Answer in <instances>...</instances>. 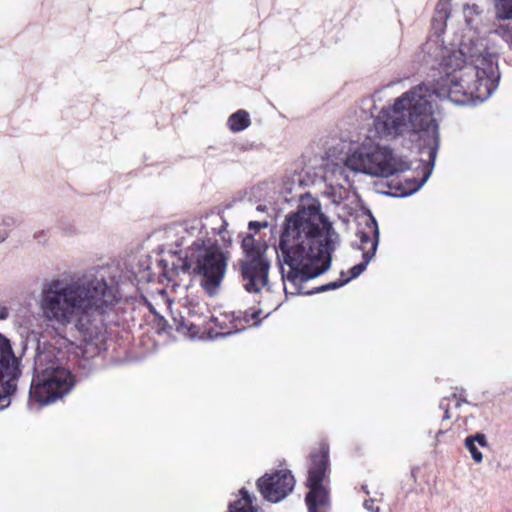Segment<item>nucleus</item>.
I'll return each mask as SVG.
<instances>
[{
    "label": "nucleus",
    "mask_w": 512,
    "mask_h": 512,
    "mask_svg": "<svg viewBox=\"0 0 512 512\" xmlns=\"http://www.w3.org/2000/svg\"><path fill=\"white\" fill-rule=\"evenodd\" d=\"M433 101L429 87L421 84L396 98L392 106L383 107L369 130L368 138L375 145L363 144L346 158L345 166L374 177H389L407 170L409 166L405 161L396 159L387 147L376 141L410 132H427L437 140Z\"/></svg>",
    "instance_id": "nucleus-1"
},
{
    "label": "nucleus",
    "mask_w": 512,
    "mask_h": 512,
    "mask_svg": "<svg viewBox=\"0 0 512 512\" xmlns=\"http://www.w3.org/2000/svg\"><path fill=\"white\" fill-rule=\"evenodd\" d=\"M482 12L476 4L464 6L463 15L469 30L458 50L443 53L441 76L431 91L435 98L467 105L486 100L496 89V50L488 47L477 32L483 20Z\"/></svg>",
    "instance_id": "nucleus-2"
},
{
    "label": "nucleus",
    "mask_w": 512,
    "mask_h": 512,
    "mask_svg": "<svg viewBox=\"0 0 512 512\" xmlns=\"http://www.w3.org/2000/svg\"><path fill=\"white\" fill-rule=\"evenodd\" d=\"M338 236L318 202L303 205L286 219L278 254L286 294H309L303 283L330 268Z\"/></svg>",
    "instance_id": "nucleus-3"
},
{
    "label": "nucleus",
    "mask_w": 512,
    "mask_h": 512,
    "mask_svg": "<svg viewBox=\"0 0 512 512\" xmlns=\"http://www.w3.org/2000/svg\"><path fill=\"white\" fill-rule=\"evenodd\" d=\"M118 271L114 267L92 268L82 275L57 278L44 285L40 309L53 326L89 330L119 299Z\"/></svg>",
    "instance_id": "nucleus-4"
},
{
    "label": "nucleus",
    "mask_w": 512,
    "mask_h": 512,
    "mask_svg": "<svg viewBox=\"0 0 512 512\" xmlns=\"http://www.w3.org/2000/svg\"><path fill=\"white\" fill-rule=\"evenodd\" d=\"M73 385L70 371L53 357L51 351H40L37 354L29 392L30 405L53 403L67 394Z\"/></svg>",
    "instance_id": "nucleus-5"
},
{
    "label": "nucleus",
    "mask_w": 512,
    "mask_h": 512,
    "mask_svg": "<svg viewBox=\"0 0 512 512\" xmlns=\"http://www.w3.org/2000/svg\"><path fill=\"white\" fill-rule=\"evenodd\" d=\"M227 268V257L214 244L195 242L189 249L182 270L202 277V286L212 293L222 282Z\"/></svg>",
    "instance_id": "nucleus-6"
},
{
    "label": "nucleus",
    "mask_w": 512,
    "mask_h": 512,
    "mask_svg": "<svg viewBox=\"0 0 512 512\" xmlns=\"http://www.w3.org/2000/svg\"><path fill=\"white\" fill-rule=\"evenodd\" d=\"M244 257L240 260L242 285L249 293H259L268 286L270 260L268 246L251 235L242 241Z\"/></svg>",
    "instance_id": "nucleus-7"
},
{
    "label": "nucleus",
    "mask_w": 512,
    "mask_h": 512,
    "mask_svg": "<svg viewBox=\"0 0 512 512\" xmlns=\"http://www.w3.org/2000/svg\"><path fill=\"white\" fill-rule=\"evenodd\" d=\"M328 470V447L322 445L318 453L311 455L308 470L306 504L309 512H327L330 501L328 491L322 484Z\"/></svg>",
    "instance_id": "nucleus-8"
},
{
    "label": "nucleus",
    "mask_w": 512,
    "mask_h": 512,
    "mask_svg": "<svg viewBox=\"0 0 512 512\" xmlns=\"http://www.w3.org/2000/svg\"><path fill=\"white\" fill-rule=\"evenodd\" d=\"M295 479L289 470H280L265 474L257 481L262 496L269 502L277 503L287 497L293 490Z\"/></svg>",
    "instance_id": "nucleus-9"
},
{
    "label": "nucleus",
    "mask_w": 512,
    "mask_h": 512,
    "mask_svg": "<svg viewBox=\"0 0 512 512\" xmlns=\"http://www.w3.org/2000/svg\"><path fill=\"white\" fill-rule=\"evenodd\" d=\"M19 361L13 353L10 340L0 333V403L2 407L9 404V395L13 389L10 380L18 371Z\"/></svg>",
    "instance_id": "nucleus-10"
},
{
    "label": "nucleus",
    "mask_w": 512,
    "mask_h": 512,
    "mask_svg": "<svg viewBox=\"0 0 512 512\" xmlns=\"http://www.w3.org/2000/svg\"><path fill=\"white\" fill-rule=\"evenodd\" d=\"M371 228H372V237L368 236L365 233L360 234L361 246L360 249L363 252V262L356 264L350 269V276L342 283L337 284L336 282L329 283L327 286L323 287L321 290L326 289H335L344 283H347L349 280L358 277L363 271L366 269L368 263L374 257L378 242H379V230L374 219L371 220Z\"/></svg>",
    "instance_id": "nucleus-11"
},
{
    "label": "nucleus",
    "mask_w": 512,
    "mask_h": 512,
    "mask_svg": "<svg viewBox=\"0 0 512 512\" xmlns=\"http://www.w3.org/2000/svg\"><path fill=\"white\" fill-rule=\"evenodd\" d=\"M215 325L219 328L216 336H229L245 329V324L235 313H223L214 319Z\"/></svg>",
    "instance_id": "nucleus-12"
},
{
    "label": "nucleus",
    "mask_w": 512,
    "mask_h": 512,
    "mask_svg": "<svg viewBox=\"0 0 512 512\" xmlns=\"http://www.w3.org/2000/svg\"><path fill=\"white\" fill-rule=\"evenodd\" d=\"M464 445H465L466 449L470 452L473 460L476 463H481L483 460V455L480 452L478 446H480V447L488 446L486 436L483 433H477L473 436H468L464 441Z\"/></svg>",
    "instance_id": "nucleus-13"
},
{
    "label": "nucleus",
    "mask_w": 512,
    "mask_h": 512,
    "mask_svg": "<svg viewBox=\"0 0 512 512\" xmlns=\"http://www.w3.org/2000/svg\"><path fill=\"white\" fill-rule=\"evenodd\" d=\"M240 498L229 505L230 512H256V506L253 504V497L247 490L242 488L239 491Z\"/></svg>",
    "instance_id": "nucleus-14"
},
{
    "label": "nucleus",
    "mask_w": 512,
    "mask_h": 512,
    "mask_svg": "<svg viewBox=\"0 0 512 512\" xmlns=\"http://www.w3.org/2000/svg\"><path fill=\"white\" fill-rule=\"evenodd\" d=\"M250 123V116L245 110H238L233 113L227 121L229 129L233 132H240L246 129L249 127Z\"/></svg>",
    "instance_id": "nucleus-15"
},
{
    "label": "nucleus",
    "mask_w": 512,
    "mask_h": 512,
    "mask_svg": "<svg viewBox=\"0 0 512 512\" xmlns=\"http://www.w3.org/2000/svg\"><path fill=\"white\" fill-rule=\"evenodd\" d=\"M260 310H252L251 312H239L236 316H239L242 320V324H245V329L247 327L256 326L259 324L260 320L258 316L260 314Z\"/></svg>",
    "instance_id": "nucleus-16"
},
{
    "label": "nucleus",
    "mask_w": 512,
    "mask_h": 512,
    "mask_svg": "<svg viewBox=\"0 0 512 512\" xmlns=\"http://www.w3.org/2000/svg\"><path fill=\"white\" fill-rule=\"evenodd\" d=\"M497 15L502 19H512V0H500L497 4Z\"/></svg>",
    "instance_id": "nucleus-17"
},
{
    "label": "nucleus",
    "mask_w": 512,
    "mask_h": 512,
    "mask_svg": "<svg viewBox=\"0 0 512 512\" xmlns=\"http://www.w3.org/2000/svg\"><path fill=\"white\" fill-rule=\"evenodd\" d=\"M364 508L371 512H379V507L375 506L374 500H367L364 502Z\"/></svg>",
    "instance_id": "nucleus-18"
},
{
    "label": "nucleus",
    "mask_w": 512,
    "mask_h": 512,
    "mask_svg": "<svg viewBox=\"0 0 512 512\" xmlns=\"http://www.w3.org/2000/svg\"><path fill=\"white\" fill-rule=\"evenodd\" d=\"M262 227H267V222H250L249 223L250 229H259Z\"/></svg>",
    "instance_id": "nucleus-19"
},
{
    "label": "nucleus",
    "mask_w": 512,
    "mask_h": 512,
    "mask_svg": "<svg viewBox=\"0 0 512 512\" xmlns=\"http://www.w3.org/2000/svg\"><path fill=\"white\" fill-rule=\"evenodd\" d=\"M430 174H431V172H430V171H429V172H427V173L424 175V177L422 178V180H421L419 183H417V185L412 189V191H413V192H414V191H417V190H418V189H419V188H420V187H421V186H422V185L427 181V179L429 178Z\"/></svg>",
    "instance_id": "nucleus-20"
},
{
    "label": "nucleus",
    "mask_w": 512,
    "mask_h": 512,
    "mask_svg": "<svg viewBox=\"0 0 512 512\" xmlns=\"http://www.w3.org/2000/svg\"><path fill=\"white\" fill-rule=\"evenodd\" d=\"M188 331H189V336L190 337H195L196 334L198 333L197 327L194 324H191L188 327Z\"/></svg>",
    "instance_id": "nucleus-21"
},
{
    "label": "nucleus",
    "mask_w": 512,
    "mask_h": 512,
    "mask_svg": "<svg viewBox=\"0 0 512 512\" xmlns=\"http://www.w3.org/2000/svg\"><path fill=\"white\" fill-rule=\"evenodd\" d=\"M7 316H8V312H7V310H6V309H2V310L0 311V319H6V318H7Z\"/></svg>",
    "instance_id": "nucleus-22"
},
{
    "label": "nucleus",
    "mask_w": 512,
    "mask_h": 512,
    "mask_svg": "<svg viewBox=\"0 0 512 512\" xmlns=\"http://www.w3.org/2000/svg\"><path fill=\"white\" fill-rule=\"evenodd\" d=\"M507 42L509 44L510 50L512 51V35H509V39H507Z\"/></svg>",
    "instance_id": "nucleus-23"
},
{
    "label": "nucleus",
    "mask_w": 512,
    "mask_h": 512,
    "mask_svg": "<svg viewBox=\"0 0 512 512\" xmlns=\"http://www.w3.org/2000/svg\"><path fill=\"white\" fill-rule=\"evenodd\" d=\"M445 418H449L448 411L445 412Z\"/></svg>",
    "instance_id": "nucleus-24"
}]
</instances>
